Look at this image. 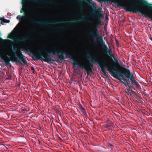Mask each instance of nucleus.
Here are the masks:
<instances>
[{
    "instance_id": "obj_30",
    "label": "nucleus",
    "mask_w": 152,
    "mask_h": 152,
    "mask_svg": "<svg viewBox=\"0 0 152 152\" xmlns=\"http://www.w3.org/2000/svg\"><path fill=\"white\" fill-rule=\"evenodd\" d=\"M109 144L110 146H112V145L111 143H110Z\"/></svg>"
},
{
    "instance_id": "obj_11",
    "label": "nucleus",
    "mask_w": 152,
    "mask_h": 152,
    "mask_svg": "<svg viewBox=\"0 0 152 152\" xmlns=\"http://www.w3.org/2000/svg\"><path fill=\"white\" fill-rule=\"evenodd\" d=\"M53 1V0H22V4H23L26 1H30L33 2L39 3L41 1Z\"/></svg>"
},
{
    "instance_id": "obj_25",
    "label": "nucleus",
    "mask_w": 152,
    "mask_h": 152,
    "mask_svg": "<svg viewBox=\"0 0 152 152\" xmlns=\"http://www.w3.org/2000/svg\"><path fill=\"white\" fill-rule=\"evenodd\" d=\"M59 138L60 141H61V142L63 141V140L61 137H59Z\"/></svg>"
},
{
    "instance_id": "obj_9",
    "label": "nucleus",
    "mask_w": 152,
    "mask_h": 152,
    "mask_svg": "<svg viewBox=\"0 0 152 152\" xmlns=\"http://www.w3.org/2000/svg\"><path fill=\"white\" fill-rule=\"evenodd\" d=\"M121 80H123L126 83V85H127V86L128 87H129V88H133L134 90H135V88H134V87L133 86V85H136V86H137V88L139 87V86H140V85L139 84H138V82H137V81L135 79V81L138 84V86H137V85L136 84H135L134 83H133L131 81H130V80L129 79V78H128L129 79L128 80H129V82H131V83H129L128 82V80L127 79L125 78L124 77V76H123L122 77H121Z\"/></svg>"
},
{
    "instance_id": "obj_1",
    "label": "nucleus",
    "mask_w": 152,
    "mask_h": 152,
    "mask_svg": "<svg viewBox=\"0 0 152 152\" xmlns=\"http://www.w3.org/2000/svg\"><path fill=\"white\" fill-rule=\"evenodd\" d=\"M88 58L91 61H88L87 63L84 64L83 62L79 63L77 61H75L73 63L75 65H78V66L82 70L84 69L87 72V74L89 75L90 73L92 72V69L94 67L93 63H97L100 66L101 71L104 74V75L106 77H108L107 72L105 71L106 69L109 72L111 75L114 78L118 80H121V78L124 76V75L127 78L130 80L132 83H134L138 86L137 83L135 80V78L133 74L131 72L130 70L124 67L120 66L121 69L118 70L117 66L114 64L110 62L109 64H107L105 62H102L98 58L97 56H94L93 57H91L90 53L88 52L87 53Z\"/></svg>"
},
{
    "instance_id": "obj_26",
    "label": "nucleus",
    "mask_w": 152,
    "mask_h": 152,
    "mask_svg": "<svg viewBox=\"0 0 152 152\" xmlns=\"http://www.w3.org/2000/svg\"><path fill=\"white\" fill-rule=\"evenodd\" d=\"M80 108L81 110H82V108H84L82 105H81V106L80 107Z\"/></svg>"
},
{
    "instance_id": "obj_23",
    "label": "nucleus",
    "mask_w": 152,
    "mask_h": 152,
    "mask_svg": "<svg viewBox=\"0 0 152 152\" xmlns=\"http://www.w3.org/2000/svg\"><path fill=\"white\" fill-rule=\"evenodd\" d=\"M31 70L33 71H35V69L34 67L33 66L31 67Z\"/></svg>"
},
{
    "instance_id": "obj_28",
    "label": "nucleus",
    "mask_w": 152,
    "mask_h": 152,
    "mask_svg": "<svg viewBox=\"0 0 152 152\" xmlns=\"http://www.w3.org/2000/svg\"><path fill=\"white\" fill-rule=\"evenodd\" d=\"M130 91H131L132 92H135L134 91H133L131 89H130Z\"/></svg>"
},
{
    "instance_id": "obj_3",
    "label": "nucleus",
    "mask_w": 152,
    "mask_h": 152,
    "mask_svg": "<svg viewBox=\"0 0 152 152\" xmlns=\"http://www.w3.org/2000/svg\"><path fill=\"white\" fill-rule=\"evenodd\" d=\"M112 2L115 6L123 7L126 12H138L142 15L146 10L145 7L150 5L145 0H112Z\"/></svg>"
},
{
    "instance_id": "obj_22",
    "label": "nucleus",
    "mask_w": 152,
    "mask_h": 152,
    "mask_svg": "<svg viewBox=\"0 0 152 152\" xmlns=\"http://www.w3.org/2000/svg\"><path fill=\"white\" fill-rule=\"evenodd\" d=\"M88 3H89V4H90V3H91V1L90 0H86Z\"/></svg>"
},
{
    "instance_id": "obj_2",
    "label": "nucleus",
    "mask_w": 152,
    "mask_h": 152,
    "mask_svg": "<svg viewBox=\"0 0 152 152\" xmlns=\"http://www.w3.org/2000/svg\"><path fill=\"white\" fill-rule=\"evenodd\" d=\"M92 7L94 11L91 13V14L92 17L96 20V21L91 30L89 32V35L93 39V43L94 46H97L99 44L100 45L103 53L105 54L108 53L111 57L114 58V56L112 53L111 49H108L102 37L100 36L98 32L97 28L99 27V26L101 25V18L102 16L101 12L99 8H97L96 5L93 6Z\"/></svg>"
},
{
    "instance_id": "obj_6",
    "label": "nucleus",
    "mask_w": 152,
    "mask_h": 152,
    "mask_svg": "<svg viewBox=\"0 0 152 152\" xmlns=\"http://www.w3.org/2000/svg\"><path fill=\"white\" fill-rule=\"evenodd\" d=\"M16 47L13 45L12 46V50L14 51H16V52H13L14 56H12L11 58L12 61L14 62L21 63L22 62L23 64H26L27 61L24 58L25 56L23 54L22 52L19 48L16 50Z\"/></svg>"
},
{
    "instance_id": "obj_8",
    "label": "nucleus",
    "mask_w": 152,
    "mask_h": 152,
    "mask_svg": "<svg viewBox=\"0 0 152 152\" xmlns=\"http://www.w3.org/2000/svg\"><path fill=\"white\" fill-rule=\"evenodd\" d=\"M148 5L147 8L149 11L145 10L144 16L145 17L150 18L152 20V4Z\"/></svg>"
},
{
    "instance_id": "obj_32",
    "label": "nucleus",
    "mask_w": 152,
    "mask_h": 152,
    "mask_svg": "<svg viewBox=\"0 0 152 152\" xmlns=\"http://www.w3.org/2000/svg\"><path fill=\"white\" fill-rule=\"evenodd\" d=\"M33 16L34 17H36V16L35 15H34V16Z\"/></svg>"
},
{
    "instance_id": "obj_24",
    "label": "nucleus",
    "mask_w": 152,
    "mask_h": 152,
    "mask_svg": "<svg viewBox=\"0 0 152 152\" xmlns=\"http://www.w3.org/2000/svg\"><path fill=\"white\" fill-rule=\"evenodd\" d=\"M58 28H59L62 30L64 29V28L63 27H59Z\"/></svg>"
},
{
    "instance_id": "obj_20",
    "label": "nucleus",
    "mask_w": 152,
    "mask_h": 152,
    "mask_svg": "<svg viewBox=\"0 0 152 152\" xmlns=\"http://www.w3.org/2000/svg\"><path fill=\"white\" fill-rule=\"evenodd\" d=\"M121 80H120V82L123 84H124V86H126V83L125 82H124L122 81Z\"/></svg>"
},
{
    "instance_id": "obj_15",
    "label": "nucleus",
    "mask_w": 152,
    "mask_h": 152,
    "mask_svg": "<svg viewBox=\"0 0 152 152\" xmlns=\"http://www.w3.org/2000/svg\"><path fill=\"white\" fill-rule=\"evenodd\" d=\"M10 60H5L4 61V63L6 65H9L10 63Z\"/></svg>"
},
{
    "instance_id": "obj_7",
    "label": "nucleus",
    "mask_w": 152,
    "mask_h": 152,
    "mask_svg": "<svg viewBox=\"0 0 152 152\" xmlns=\"http://www.w3.org/2000/svg\"><path fill=\"white\" fill-rule=\"evenodd\" d=\"M65 53L66 54V57L73 60H75L74 62L73 63V64L74 65H76L74 64L73 63L76 61L78 62V61L75 59V53L74 52L71 50H69L67 51L66 52L60 49L57 56L61 60L63 61L65 59L64 55V54Z\"/></svg>"
},
{
    "instance_id": "obj_4",
    "label": "nucleus",
    "mask_w": 152,
    "mask_h": 152,
    "mask_svg": "<svg viewBox=\"0 0 152 152\" xmlns=\"http://www.w3.org/2000/svg\"><path fill=\"white\" fill-rule=\"evenodd\" d=\"M25 50L27 52L33 53L31 57L34 60L39 59L48 63L55 61L58 62L57 60H54L51 58L52 55H57L60 50L58 47H52L49 51L42 49L35 53H34V48L31 46L26 47Z\"/></svg>"
},
{
    "instance_id": "obj_21",
    "label": "nucleus",
    "mask_w": 152,
    "mask_h": 152,
    "mask_svg": "<svg viewBox=\"0 0 152 152\" xmlns=\"http://www.w3.org/2000/svg\"><path fill=\"white\" fill-rule=\"evenodd\" d=\"M24 12V13H25V10L24 9H22L20 10V12L21 13H23Z\"/></svg>"
},
{
    "instance_id": "obj_31",
    "label": "nucleus",
    "mask_w": 152,
    "mask_h": 152,
    "mask_svg": "<svg viewBox=\"0 0 152 152\" xmlns=\"http://www.w3.org/2000/svg\"><path fill=\"white\" fill-rule=\"evenodd\" d=\"M38 142H39V144L40 142V140H39V139H38Z\"/></svg>"
},
{
    "instance_id": "obj_19",
    "label": "nucleus",
    "mask_w": 152,
    "mask_h": 152,
    "mask_svg": "<svg viewBox=\"0 0 152 152\" xmlns=\"http://www.w3.org/2000/svg\"><path fill=\"white\" fill-rule=\"evenodd\" d=\"M24 18V16H21L20 15H18L17 17V19H20V18Z\"/></svg>"
},
{
    "instance_id": "obj_10",
    "label": "nucleus",
    "mask_w": 152,
    "mask_h": 152,
    "mask_svg": "<svg viewBox=\"0 0 152 152\" xmlns=\"http://www.w3.org/2000/svg\"><path fill=\"white\" fill-rule=\"evenodd\" d=\"M30 39V37L28 35L19 38H15L14 40L16 42H19L20 41H25L28 40Z\"/></svg>"
},
{
    "instance_id": "obj_27",
    "label": "nucleus",
    "mask_w": 152,
    "mask_h": 152,
    "mask_svg": "<svg viewBox=\"0 0 152 152\" xmlns=\"http://www.w3.org/2000/svg\"><path fill=\"white\" fill-rule=\"evenodd\" d=\"M23 110H25L26 111H27L28 110H26V109L25 108H24L23 109Z\"/></svg>"
},
{
    "instance_id": "obj_18",
    "label": "nucleus",
    "mask_w": 152,
    "mask_h": 152,
    "mask_svg": "<svg viewBox=\"0 0 152 152\" xmlns=\"http://www.w3.org/2000/svg\"><path fill=\"white\" fill-rule=\"evenodd\" d=\"M82 112L84 113V115H85L86 114V112L84 108H82V110H81Z\"/></svg>"
},
{
    "instance_id": "obj_29",
    "label": "nucleus",
    "mask_w": 152,
    "mask_h": 152,
    "mask_svg": "<svg viewBox=\"0 0 152 152\" xmlns=\"http://www.w3.org/2000/svg\"><path fill=\"white\" fill-rule=\"evenodd\" d=\"M42 34V35H43V36H45V34L44 33H43V34Z\"/></svg>"
},
{
    "instance_id": "obj_34",
    "label": "nucleus",
    "mask_w": 152,
    "mask_h": 152,
    "mask_svg": "<svg viewBox=\"0 0 152 152\" xmlns=\"http://www.w3.org/2000/svg\"><path fill=\"white\" fill-rule=\"evenodd\" d=\"M34 72H35V71H33V72H34Z\"/></svg>"
},
{
    "instance_id": "obj_17",
    "label": "nucleus",
    "mask_w": 152,
    "mask_h": 152,
    "mask_svg": "<svg viewBox=\"0 0 152 152\" xmlns=\"http://www.w3.org/2000/svg\"><path fill=\"white\" fill-rule=\"evenodd\" d=\"M4 17H1L0 18V20H1V21L0 22V24H3V22L4 21Z\"/></svg>"
},
{
    "instance_id": "obj_5",
    "label": "nucleus",
    "mask_w": 152,
    "mask_h": 152,
    "mask_svg": "<svg viewBox=\"0 0 152 152\" xmlns=\"http://www.w3.org/2000/svg\"><path fill=\"white\" fill-rule=\"evenodd\" d=\"M83 20L84 21H87V19L86 15H83L81 18L80 19H75L71 20H67L66 21H60L57 22L41 21L36 20L33 18H29L28 19L29 22L33 25H41L44 26H47L50 24H56L61 22H64L68 23H71L73 22H75L77 20Z\"/></svg>"
},
{
    "instance_id": "obj_14",
    "label": "nucleus",
    "mask_w": 152,
    "mask_h": 152,
    "mask_svg": "<svg viewBox=\"0 0 152 152\" xmlns=\"http://www.w3.org/2000/svg\"><path fill=\"white\" fill-rule=\"evenodd\" d=\"M130 89L129 88L128 89L126 88L125 89V92H126L127 94L129 95H131V93L130 92Z\"/></svg>"
},
{
    "instance_id": "obj_13",
    "label": "nucleus",
    "mask_w": 152,
    "mask_h": 152,
    "mask_svg": "<svg viewBox=\"0 0 152 152\" xmlns=\"http://www.w3.org/2000/svg\"><path fill=\"white\" fill-rule=\"evenodd\" d=\"M113 123L111 121H108L106 123V124L105 127L109 129V127L112 125Z\"/></svg>"
},
{
    "instance_id": "obj_16",
    "label": "nucleus",
    "mask_w": 152,
    "mask_h": 152,
    "mask_svg": "<svg viewBox=\"0 0 152 152\" xmlns=\"http://www.w3.org/2000/svg\"><path fill=\"white\" fill-rule=\"evenodd\" d=\"M10 20H7L6 19H4V21L3 22V23H10Z\"/></svg>"
},
{
    "instance_id": "obj_33",
    "label": "nucleus",
    "mask_w": 152,
    "mask_h": 152,
    "mask_svg": "<svg viewBox=\"0 0 152 152\" xmlns=\"http://www.w3.org/2000/svg\"><path fill=\"white\" fill-rule=\"evenodd\" d=\"M15 39V38L14 39H12V40H13L15 41L14 40V39Z\"/></svg>"
},
{
    "instance_id": "obj_12",
    "label": "nucleus",
    "mask_w": 152,
    "mask_h": 152,
    "mask_svg": "<svg viewBox=\"0 0 152 152\" xmlns=\"http://www.w3.org/2000/svg\"><path fill=\"white\" fill-rule=\"evenodd\" d=\"M114 58V61L112 59H111V61H111V63L114 64H115L116 65L119 66V67H120V66H121L120 65V63H119V62H118V60L115 58Z\"/></svg>"
}]
</instances>
